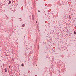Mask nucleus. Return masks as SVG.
Returning <instances> with one entry per match:
<instances>
[{
  "label": "nucleus",
  "instance_id": "6e6552de",
  "mask_svg": "<svg viewBox=\"0 0 76 76\" xmlns=\"http://www.w3.org/2000/svg\"><path fill=\"white\" fill-rule=\"evenodd\" d=\"M36 66H37V65H36Z\"/></svg>",
  "mask_w": 76,
  "mask_h": 76
},
{
  "label": "nucleus",
  "instance_id": "7ed1b4c3",
  "mask_svg": "<svg viewBox=\"0 0 76 76\" xmlns=\"http://www.w3.org/2000/svg\"><path fill=\"white\" fill-rule=\"evenodd\" d=\"M10 3H11V1H9V2L8 3V4L9 5L10 4Z\"/></svg>",
  "mask_w": 76,
  "mask_h": 76
},
{
  "label": "nucleus",
  "instance_id": "f257e3e1",
  "mask_svg": "<svg viewBox=\"0 0 76 76\" xmlns=\"http://www.w3.org/2000/svg\"><path fill=\"white\" fill-rule=\"evenodd\" d=\"M25 24H23L22 26L23 27V28L25 26Z\"/></svg>",
  "mask_w": 76,
  "mask_h": 76
},
{
  "label": "nucleus",
  "instance_id": "39448f33",
  "mask_svg": "<svg viewBox=\"0 0 76 76\" xmlns=\"http://www.w3.org/2000/svg\"><path fill=\"white\" fill-rule=\"evenodd\" d=\"M5 72H7V70H6V68L5 69Z\"/></svg>",
  "mask_w": 76,
  "mask_h": 76
},
{
  "label": "nucleus",
  "instance_id": "f03ea898",
  "mask_svg": "<svg viewBox=\"0 0 76 76\" xmlns=\"http://www.w3.org/2000/svg\"><path fill=\"white\" fill-rule=\"evenodd\" d=\"M21 66H22V67H23V66H24V64H22Z\"/></svg>",
  "mask_w": 76,
  "mask_h": 76
},
{
  "label": "nucleus",
  "instance_id": "9d476101",
  "mask_svg": "<svg viewBox=\"0 0 76 76\" xmlns=\"http://www.w3.org/2000/svg\"><path fill=\"white\" fill-rule=\"evenodd\" d=\"M36 22L37 23V22L36 21Z\"/></svg>",
  "mask_w": 76,
  "mask_h": 76
},
{
  "label": "nucleus",
  "instance_id": "1a4fd4ad",
  "mask_svg": "<svg viewBox=\"0 0 76 76\" xmlns=\"http://www.w3.org/2000/svg\"><path fill=\"white\" fill-rule=\"evenodd\" d=\"M19 19H20V18H19Z\"/></svg>",
  "mask_w": 76,
  "mask_h": 76
},
{
  "label": "nucleus",
  "instance_id": "423d86ee",
  "mask_svg": "<svg viewBox=\"0 0 76 76\" xmlns=\"http://www.w3.org/2000/svg\"><path fill=\"white\" fill-rule=\"evenodd\" d=\"M38 12H40V11L39 10H38Z\"/></svg>",
  "mask_w": 76,
  "mask_h": 76
},
{
  "label": "nucleus",
  "instance_id": "0eeeda50",
  "mask_svg": "<svg viewBox=\"0 0 76 76\" xmlns=\"http://www.w3.org/2000/svg\"><path fill=\"white\" fill-rule=\"evenodd\" d=\"M9 68H10V66H9Z\"/></svg>",
  "mask_w": 76,
  "mask_h": 76
},
{
  "label": "nucleus",
  "instance_id": "20e7f679",
  "mask_svg": "<svg viewBox=\"0 0 76 76\" xmlns=\"http://www.w3.org/2000/svg\"><path fill=\"white\" fill-rule=\"evenodd\" d=\"M74 35H76V32L75 31H74Z\"/></svg>",
  "mask_w": 76,
  "mask_h": 76
},
{
  "label": "nucleus",
  "instance_id": "9b49d317",
  "mask_svg": "<svg viewBox=\"0 0 76 76\" xmlns=\"http://www.w3.org/2000/svg\"><path fill=\"white\" fill-rule=\"evenodd\" d=\"M36 41H37V39H36Z\"/></svg>",
  "mask_w": 76,
  "mask_h": 76
}]
</instances>
